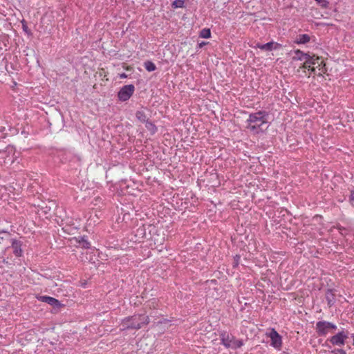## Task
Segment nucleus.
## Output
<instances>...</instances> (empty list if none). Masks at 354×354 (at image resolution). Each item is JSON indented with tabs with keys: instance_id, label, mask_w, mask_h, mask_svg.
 Segmentation results:
<instances>
[{
	"instance_id": "obj_1",
	"label": "nucleus",
	"mask_w": 354,
	"mask_h": 354,
	"mask_svg": "<svg viewBox=\"0 0 354 354\" xmlns=\"http://www.w3.org/2000/svg\"><path fill=\"white\" fill-rule=\"evenodd\" d=\"M268 113L265 111L250 113L245 121L246 129L255 134L263 132L268 128V126L263 128V126L268 124Z\"/></svg>"
},
{
	"instance_id": "obj_2",
	"label": "nucleus",
	"mask_w": 354,
	"mask_h": 354,
	"mask_svg": "<svg viewBox=\"0 0 354 354\" xmlns=\"http://www.w3.org/2000/svg\"><path fill=\"white\" fill-rule=\"evenodd\" d=\"M149 323V318L148 316L145 315H134L122 319L120 327L122 330L129 329L138 330L144 325H147Z\"/></svg>"
},
{
	"instance_id": "obj_3",
	"label": "nucleus",
	"mask_w": 354,
	"mask_h": 354,
	"mask_svg": "<svg viewBox=\"0 0 354 354\" xmlns=\"http://www.w3.org/2000/svg\"><path fill=\"white\" fill-rule=\"evenodd\" d=\"M315 329L319 336H326L331 330H335L337 326L329 322L319 321L316 323Z\"/></svg>"
},
{
	"instance_id": "obj_4",
	"label": "nucleus",
	"mask_w": 354,
	"mask_h": 354,
	"mask_svg": "<svg viewBox=\"0 0 354 354\" xmlns=\"http://www.w3.org/2000/svg\"><path fill=\"white\" fill-rule=\"evenodd\" d=\"M135 86L133 84H128L122 86L118 93L119 100L125 102L128 100L133 94Z\"/></svg>"
},
{
	"instance_id": "obj_5",
	"label": "nucleus",
	"mask_w": 354,
	"mask_h": 354,
	"mask_svg": "<svg viewBox=\"0 0 354 354\" xmlns=\"http://www.w3.org/2000/svg\"><path fill=\"white\" fill-rule=\"evenodd\" d=\"M348 337V332L342 330L337 333L336 335L330 337L328 341H329L333 346H343L344 345L346 339Z\"/></svg>"
},
{
	"instance_id": "obj_6",
	"label": "nucleus",
	"mask_w": 354,
	"mask_h": 354,
	"mask_svg": "<svg viewBox=\"0 0 354 354\" xmlns=\"http://www.w3.org/2000/svg\"><path fill=\"white\" fill-rule=\"evenodd\" d=\"M310 64L313 66L317 68V75H322L327 71L324 60L319 57L315 56L314 55L313 56L310 55Z\"/></svg>"
},
{
	"instance_id": "obj_7",
	"label": "nucleus",
	"mask_w": 354,
	"mask_h": 354,
	"mask_svg": "<svg viewBox=\"0 0 354 354\" xmlns=\"http://www.w3.org/2000/svg\"><path fill=\"white\" fill-rule=\"evenodd\" d=\"M268 336L271 339V345L274 348H279L281 346V337L274 328H272L270 332L268 333Z\"/></svg>"
},
{
	"instance_id": "obj_8",
	"label": "nucleus",
	"mask_w": 354,
	"mask_h": 354,
	"mask_svg": "<svg viewBox=\"0 0 354 354\" xmlns=\"http://www.w3.org/2000/svg\"><path fill=\"white\" fill-rule=\"evenodd\" d=\"M221 343L226 347L230 348L232 346V342L234 340V336L228 333L227 332L223 331L221 335Z\"/></svg>"
},
{
	"instance_id": "obj_9",
	"label": "nucleus",
	"mask_w": 354,
	"mask_h": 354,
	"mask_svg": "<svg viewBox=\"0 0 354 354\" xmlns=\"http://www.w3.org/2000/svg\"><path fill=\"white\" fill-rule=\"evenodd\" d=\"M12 248L13 250V254L16 257H21L22 256V249H21V242L20 241L16 239H12Z\"/></svg>"
},
{
	"instance_id": "obj_10",
	"label": "nucleus",
	"mask_w": 354,
	"mask_h": 354,
	"mask_svg": "<svg viewBox=\"0 0 354 354\" xmlns=\"http://www.w3.org/2000/svg\"><path fill=\"white\" fill-rule=\"evenodd\" d=\"M41 300L55 308H59L62 306L61 303L57 299L51 297L42 296L41 297Z\"/></svg>"
},
{
	"instance_id": "obj_11",
	"label": "nucleus",
	"mask_w": 354,
	"mask_h": 354,
	"mask_svg": "<svg viewBox=\"0 0 354 354\" xmlns=\"http://www.w3.org/2000/svg\"><path fill=\"white\" fill-rule=\"evenodd\" d=\"M279 46V44L277 43H274L273 41L268 42L265 44H257V47L260 48L261 50H266V51H271L273 49H276Z\"/></svg>"
},
{
	"instance_id": "obj_12",
	"label": "nucleus",
	"mask_w": 354,
	"mask_h": 354,
	"mask_svg": "<svg viewBox=\"0 0 354 354\" xmlns=\"http://www.w3.org/2000/svg\"><path fill=\"white\" fill-rule=\"evenodd\" d=\"M335 293L333 289H328L326 292V299L329 307L334 305L335 299Z\"/></svg>"
},
{
	"instance_id": "obj_13",
	"label": "nucleus",
	"mask_w": 354,
	"mask_h": 354,
	"mask_svg": "<svg viewBox=\"0 0 354 354\" xmlns=\"http://www.w3.org/2000/svg\"><path fill=\"white\" fill-rule=\"evenodd\" d=\"M295 55L292 57V60H305L306 59H308V57L310 56L309 53H304L299 50H296L295 52Z\"/></svg>"
},
{
	"instance_id": "obj_14",
	"label": "nucleus",
	"mask_w": 354,
	"mask_h": 354,
	"mask_svg": "<svg viewBox=\"0 0 354 354\" xmlns=\"http://www.w3.org/2000/svg\"><path fill=\"white\" fill-rule=\"evenodd\" d=\"M310 39V37L307 34H301L297 36L295 43L298 44H305L308 43Z\"/></svg>"
},
{
	"instance_id": "obj_15",
	"label": "nucleus",
	"mask_w": 354,
	"mask_h": 354,
	"mask_svg": "<svg viewBox=\"0 0 354 354\" xmlns=\"http://www.w3.org/2000/svg\"><path fill=\"white\" fill-rule=\"evenodd\" d=\"M144 66L149 72L154 71L156 69V65L151 61H146L144 63Z\"/></svg>"
},
{
	"instance_id": "obj_16",
	"label": "nucleus",
	"mask_w": 354,
	"mask_h": 354,
	"mask_svg": "<svg viewBox=\"0 0 354 354\" xmlns=\"http://www.w3.org/2000/svg\"><path fill=\"white\" fill-rule=\"evenodd\" d=\"M200 37L202 38H209L211 37V31L209 28H204L200 32Z\"/></svg>"
},
{
	"instance_id": "obj_17",
	"label": "nucleus",
	"mask_w": 354,
	"mask_h": 354,
	"mask_svg": "<svg viewBox=\"0 0 354 354\" xmlns=\"http://www.w3.org/2000/svg\"><path fill=\"white\" fill-rule=\"evenodd\" d=\"M136 118H137L138 120H140V121H141V122H145V121H146V119H147L146 115H145V113L143 111H138L136 112Z\"/></svg>"
},
{
	"instance_id": "obj_18",
	"label": "nucleus",
	"mask_w": 354,
	"mask_h": 354,
	"mask_svg": "<svg viewBox=\"0 0 354 354\" xmlns=\"http://www.w3.org/2000/svg\"><path fill=\"white\" fill-rule=\"evenodd\" d=\"M243 341L241 340V339H235V338L234 337V340L232 342V346H231L230 348H241L242 346H243Z\"/></svg>"
},
{
	"instance_id": "obj_19",
	"label": "nucleus",
	"mask_w": 354,
	"mask_h": 354,
	"mask_svg": "<svg viewBox=\"0 0 354 354\" xmlns=\"http://www.w3.org/2000/svg\"><path fill=\"white\" fill-rule=\"evenodd\" d=\"M79 243L84 248H89L90 245H91L90 243L87 241V239L84 236L81 238V239L79 241Z\"/></svg>"
},
{
	"instance_id": "obj_20",
	"label": "nucleus",
	"mask_w": 354,
	"mask_h": 354,
	"mask_svg": "<svg viewBox=\"0 0 354 354\" xmlns=\"http://www.w3.org/2000/svg\"><path fill=\"white\" fill-rule=\"evenodd\" d=\"M185 2L183 0H175L171 6L174 8H183Z\"/></svg>"
},
{
	"instance_id": "obj_21",
	"label": "nucleus",
	"mask_w": 354,
	"mask_h": 354,
	"mask_svg": "<svg viewBox=\"0 0 354 354\" xmlns=\"http://www.w3.org/2000/svg\"><path fill=\"white\" fill-rule=\"evenodd\" d=\"M311 66H312V65L310 64V56H309L308 59H306L304 60V64H302V66L300 68H307V69H308Z\"/></svg>"
},
{
	"instance_id": "obj_22",
	"label": "nucleus",
	"mask_w": 354,
	"mask_h": 354,
	"mask_svg": "<svg viewBox=\"0 0 354 354\" xmlns=\"http://www.w3.org/2000/svg\"><path fill=\"white\" fill-rule=\"evenodd\" d=\"M138 234L141 235L142 237H144L145 236V229L144 226L140 227L137 230L136 236H138Z\"/></svg>"
},
{
	"instance_id": "obj_23",
	"label": "nucleus",
	"mask_w": 354,
	"mask_h": 354,
	"mask_svg": "<svg viewBox=\"0 0 354 354\" xmlns=\"http://www.w3.org/2000/svg\"><path fill=\"white\" fill-rule=\"evenodd\" d=\"M6 136L7 133H6V128L0 127V138H5Z\"/></svg>"
},
{
	"instance_id": "obj_24",
	"label": "nucleus",
	"mask_w": 354,
	"mask_h": 354,
	"mask_svg": "<svg viewBox=\"0 0 354 354\" xmlns=\"http://www.w3.org/2000/svg\"><path fill=\"white\" fill-rule=\"evenodd\" d=\"M147 127L149 130L151 131L153 133H155L157 130V128L156 127L152 124L151 122L149 123L147 125Z\"/></svg>"
},
{
	"instance_id": "obj_25",
	"label": "nucleus",
	"mask_w": 354,
	"mask_h": 354,
	"mask_svg": "<svg viewBox=\"0 0 354 354\" xmlns=\"http://www.w3.org/2000/svg\"><path fill=\"white\" fill-rule=\"evenodd\" d=\"M317 2H318L320 6L323 8H326L328 6V2L326 0H315Z\"/></svg>"
},
{
	"instance_id": "obj_26",
	"label": "nucleus",
	"mask_w": 354,
	"mask_h": 354,
	"mask_svg": "<svg viewBox=\"0 0 354 354\" xmlns=\"http://www.w3.org/2000/svg\"><path fill=\"white\" fill-rule=\"evenodd\" d=\"M332 353L334 354H346V351L341 348L334 349Z\"/></svg>"
},
{
	"instance_id": "obj_27",
	"label": "nucleus",
	"mask_w": 354,
	"mask_h": 354,
	"mask_svg": "<svg viewBox=\"0 0 354 354\" xmlns=\"http://www.w3.org/2000/svg\"><path fill=\"white\" fill-rule=\"evenodd\" d=\"M308 71H310V73H315L317 75L318 69L315 66H311L310 68L308 69Z\"/></svg>"
},
{
	"instance_id": "obj_28",
	"label": "nucleus",
	"mask_w": 354,
	"mask_h": 354,
	"mask_svg": "<svg viewBox=\"0 0 354 354\" xmlns=\"http://www.w3.org/2000/svg\"><path fill=\"white\" fill-rule=\"evenodd\" d=\"M349 200H350V202L353 203L354 202V190H352L351 192V195H350V197H349Z\"/></svg>"
},
{
	"instance_id": "obj_29",
	"label": "nucleus",
	"mask_w": 354,
	"mask_h": 354,
	"mask_svg": "<svg viewBox=\"0 0 354 354\" xmlns=\"http://www.w3.org/2000/svg\"><path fill=\"white\" fill-rule=\"evenodd\" d=\"M240 259V257L236 255L235 257H234V266H236L238 265V260Z\"/></svg>"
},
{
	"instance_id": "obj_30",
	"label": "nucleus",
	"mask_w": 354,
	"mask_h": 354,
	"mask_svg": "<svg viewBox=\"0 0 354 354\" xmlns=\"http://www.w3.org/2000/svg\"><path fill=\"white\" fill-rule=\"evenodd\" d=\"M207 44V42H205V41H202L201 43H199L198 45V48H202L205 45Z\"/></svg>"
},
{
	"instance_id": "obj_31",
	"label": "nucleus",
	"mask_w": 354,
	"mask_h": 354,
	"mask_svg": "<svg viewBox=\"0 0 354 354\" xmlns=\"http://www.w3.org/2000/svg\"><path fill=\"white\" fill-rule=\"evenodd\" d=\"M120 77L122 79L127 78V75L125 73H121L120 74Z\"/></svg>"
},
{
	"instance_id": "obj_32",
	"label": "nucleus",
	"mask_w": 354,
	"mask_h": 354,
	"mask_svg": "<svg viewBox=\"0 0 354 354\" xmlns=\"http://www.w3.org/2000/svg\"><path fill=\"white\" fill-rule=\"evenodd\" d=\"M2 233L6 234V236H7V237H8V236L10 235L9 232H6V231H1V232H0V234H2Z\"/></svg>"
},
{
	"instance_id": "obj_33",
	"label": "nucleus",
	"mask_w": 354,
	"mask_h": 354,
	"mask_svg": "<svg viewBox=\"0 0 354 354\" xmlns=\"http://www.w3.org/2000/svg\"><path fill=\"white\" fill-rule=\"evenodd\" d=\"M3 241H4V237L0 236V244L3 243Z\"/></svg>"
},
{
	"instance_id": "obj_34",
	"label": "nucleus",
	"mask_w": 354,
	"mask_h": 354,
	"mask_svg": "<svg viewBox=\"0 0 354 354\" xmlns=\"http://www.w3.org/2000/svg\"><path fill=\"white\" fill-rule=\"evenodd\" d=\"M27 28H27V26H26V25H24H24H23V29H24V31H26V32H28V31H27Z\"/></svg>"
},
{
	"instance_id": "obj_35",
	"label": "nucleus",
	"mask_w": 354,
	"mask_h": 354,
	"mask_svg": "<svg viewBox=\"0 0 354 354\" xmlns=\"http://www.w3.org/2000/svg\"><path fill=\"white\" fill-rule=\"evenodd\" d=\"M352 337L353 339V345H354V334L352 335Z\"/></svg>"
}]
</instances>
